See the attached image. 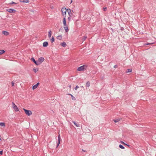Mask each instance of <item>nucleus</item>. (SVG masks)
<instances>
[{
	"label": "nucleus",
	"instance_id": "obj_25",
	"mask_svg": "<svg viewBox=\"0 0 156 156\" xmlns=\"http://www.w3.org/2000/svg\"><path fill=\"white\" fill-rule=\"evenodd\" d=\"M60 140H61L60 136V134H59V135L58 136V141L60 142Z\"/></svg>",
	"mask_w": 156,
	"mask_h": 156
},
{
	"label": "nucleus",
	"instance_id": "obj_22",
	"mask_svg": "<svg viewBox=\"0 0 156 156\" xmlns=\"http://www.w3.org/2000/svg\"><path fill=\"white\" fill-rule=\"evenodd\" d=\"M51 43L54 42L55 41V39L53 37H52L51 39Z\"/></svg>",
	"mask_w": 156,
	"mask_h": 156
},
{
	"label": "nucleus",
	"instance_id": "obj_44",
	"mask_svg": "<svg viewBox=\"0 0 156 156\" xmlns=\"http://www.w3.org/2000/svg\"><path fill=\"white\" fill-rule=\"evenodd\" d=\"M69 87L70 88V87H71V86H69Z\"/></svg>",
	"mask_w": 156,
	"mask_h": 156
},
{
	"label": "nucleus",
	"instance_id": "obj_7",
	"mask_svg": "<svg viewBox=\"0 0 156 156\" xmlns=\"http://www.w3.org/2000/svg\"><path fill=\"white\" fill-rule=\"evenodd\" d=\"M67 12L70 17H72L73 15V14L71 12L70 9H67Z\"/></svg>",
	"mask_w": 156,
	"mask_h": 156
},
{
	"label": "nucleus",
	"instance_id": "obj_15",
	"mask_svg": "<svg viewBox=\"0 0 156 156\" xmlns=\"http://www.w3.org/2000/svg\"><path fill=\"white\" fill-rule=\"evenodd\" d=\"M51 30H49L48 32V37L50 38L51 37Z\"/></svg>",
	"mask_w": 156,
	"mask_h": 156
},
{
	"label": "nucleus",
	"instance_id": "obj_6",
	"mask_svg": "<svg viewBox=\"0 0 156 156\" xmlns=\"http://www.w3.org/2000/svg\"><path fill=\"white\" fill-rule=\"evenodd\" d=\"M7 11L10 13H15L16 12V11L13 9H7Z\"/></svg>",
	"mask_w": 156,
	"mask_h": 156
},
{
	"label": "nucleus",
	"instance_id": "obj_30",
	"mask_svg": "<svg viewBox=\"0 0 156 156\" xmlns=\"http://www.w3.org/2000/svg\"><path fill=\"white\" fill-rule=\"evenodd\" d=\"M60 143V142L58 141V144L56 145V148H57L58 147V146Z\"/></svg>",
	"mask_w": 156,
	"mask_h": 156
},
{
	"label": "nucleus",
	"instance_id": "obj_41",
	"mask_svg": "<svg viewBox=\"0 0 156 156\" xmlns=\"http://www.w3.org/2000/svg\"><path fill=\"white\" fill-rule=\"evenodd\" d=\"M72 0H71V3H72Z\"/></svg>",
	"mask_w": 156,
	"mask_h": 156
},
{
	"label": "nucleus",
	"instance_id": "obj_5",
	"mask_svg": "<svg viewBox=\"0 0 156 156\" xmlns=\"http://www.w3.org/2000/svg\"><path fill=\"white\" fill-rule=\"evenodd\" d=\"M12 105L13 106V108L14 110L16 112H17L19 111V109L17 108V106L15 105V103L12 102Z\"/></svg>",
	"mask_w": 156,
	"mask_h": 156
},
{
	"label": "nucleus",
	"instance_id": "obj_26",
	"mask_svg": "<svg viewBox=\"0 0 156 156\" xmlns=\"http://www.w3.org/2000/svg\"><path fill=\"white\" fill-rule=\"evenodd\" d=\"M119 147L120 148L122 149H124L125 148L121 144L119 145Z\"/></svg>",
	"mask_w": 156,
	"mask_h": 156
},
{
	"label": "nucleus",
	"instance_id": "obj_36",
	"mask_svg": "<svg viewBox=\"0 0 156 156\" xmlns=\"http://www.w3.org/2000/svg\"><path fill=\"white\" fill-rule=\"evenodd\" d=\"M2 153H3V151H0V154L2 155Z\"/></svg>",
	"mask_w": 156,
	"mask_h": 156
},
{
	"label": "nucleus",
	"instance_id": "obj_21",
	"mask_svg": "<svg viewBox=\"0 0 156 156\" xmlns=\"http://www.w3.org/2000/svg\"><path fill=\"white\" fill-rule=\"evenodd\" d=\"M0 126H5V124L4 122H0Z\"/></svg>",
	"mask_w": 156,
	"mask_h": 156
},
{
	"label": "nucleus",
	"instance_id": "obj_45",
	"mask_svg": "<svg viewBox=\"0 0 156 156\" xmlns=\"http://www.w3.org/2000/svg\"><path fill=\"white\" fill-rule=\"evenodd\" d=\"M81 87H83V86H81Z\"/></svg>",
	"mask_w": 156,
	"mask_h": 156
},
{
	"label": "nucleus",
	"instance_id": "obj_9",
	"mask_svg": "<svg viewBox=\"0 0 156 156\" xmlns=\"http://www.w3.org/2000/svg\"><path fill=\"white\" fill-rule=\"evenodd\" d=\"M2 34L5 35L7 36L9 34V32L4 31L2 32Z\"/></svg>",
	"mask_w": 156,
	"mask_h": 156
},
{
	"label": "nucleus",
	"instance_id": "obj_32",
	"mask_svg": "<svg viewBox=\"0 0 156 156\" xmlns=\"http://www.w3.org/2000/svg\"><path fill=\"white\" fill-rule=\"evenodd\" d=\"M11 84L12 86H13L14 84V82L13 81H12L11 82Z\"/></svg>",
	"mask_w": 156,
	"mask_h": 156
},
{
	"label": "nucleus",
	"instance_id": "obj_1",
	"mask_svg": "<svg viewBox=\"0 0 156 156\" xmlns=\"http://www.w3.org/2000/svg\"><path fill=\"white\" fill-rule=\"evenodd\" d=\"M87 67V65H84L78 67L77 69V70L78 71H83L86 70Z\"/></svg>",
	"mask_w": 156,
	"mask_h": 156
},
{
	"label": "nucleus",
	"instance_id": "obj_14",
	"mask_svg": "<svg viewBox=\"0 0 156 156\" xmlns=\"http://www.w3.org/2000/svg\"><path fill=\"white\" fill-rule=\"evenodd\" d=\"M20 2H23L28 3L29 2V0H21Z\"/></svg>",
	"mask_w": 156,
	"mask_h": 156
},
{
	"label": "nucleus",
	"instance_id": "obj_16",
	"mask_svg": "<svg viewBox=\"0 0 156 156\" xmlns=\"http://www.w3.org/2000/svg\"><path fill=\"white\" fill-rule=\"evenodd\" d=\"M73 122L74 124V125L77 127L80 126V125L78 124H77L75 121H73Z\"/></svg>",
	"mask_w": 156,
	"mask_h": 156
},
{
	"label": "nucleus",
	"instance_id": "obj_34",
	"mask_svg": "<svg viewBox=\"0 0 156 156\" xmlns=\"http://www.w3.org/2000/svg\"><path fill=\"white\" fill-rule=\"evenodd\" d=\"M107 9V8H103V10H104L105 11Z\"/></svg>",
	"mask_w": 156,
	"mask_h": 156
},
{
	"label": "nucleus",
	"instance_id": "obj_39",
	"mask_svg": "<svg viewBox=\"0 0 156 156\" xmlns=\"http://www.w3.org/2000/svg\"><path fill=\"white\" fill-rule=\"evenodd\" d=\"M154 43H151V44H150V43H148V44H147V45H149V44H153Z\"/></svg>",
	"mask_w": 156,
	"mask_h": 156
},
{
	"label": "nucleus",
	"instance_id": "obj_3",
	"mask_svg": "<svg viewBox=\"0 0 156 156\" xmlns=\"http://www.w3.org/2000/svg\"><path fill=\"white\" fill-rule=\"evenodd\" d=\"M67 11V9L66 8H62L61 9V11L62 13V15L64 17H66V13Z\"/></svg>",
	"mask_w": 156,
	"mask_h": 156
},
{
	"label": "nucleus",
	"instance_id": "obj_23",
	"mask_svg": "<svg viewBox=\"0 0 156 156\" xmlns=\"http://www.w3.org/2000/svg\"><path fill=\"white\" fill-rule=\"evenodd\" d=\"M132 71V69H127L126 71L127 73H130Z\"/></svg>",
	"mask_w": 156,
	"mask_h": 156
},
{
	"label": "nucleus",
	"instance_id": "obj_40",
	"mask_svg": "<svg viewBox=\"0 0 156 156\" xmlns=\"http://www.w3.org/2000/svg\"><path fill=\"white\" fill-rule=\"evenodd\" d=\"M117 65H115L114 66V68H117Z\"/></svg>",
	"mask_w": 156,
	"mask_h": 156
},
{
	"label": "nucleus",
	"instance_id": "obj_43",
	"mask_svg": "<svg viewBox=\"0 0 156 156\" xmlns=\"http://www.w3.org/2000/svg\"><path fill=\"white\" fill-rule=\"evenodd\" d=\"M82 151H85L84 150H82Z\"/></svg>",
	"mask_w": 156,
	"mask_h": 156
},
{
	"label": "nucleus",
	"instance_id": "obj_28",
	"mask_svg": "<svg viewBox=\"0 0 156 156\" xmlns=\"http://www.w3.org/2000/svg\"><path fill=\"white\" fill-rule=\"evenodd\" d=\"M33 70L35 73H36L38 71V69H34Z\"/></svg>",
	"mask_w": 156,
	"mask_h": 156
},
{
	"label": "nucleus",
	"instance_id": "obj_8",
	"mask_svg": "<svg viewBox=\"0 0 156 156\" xmlns=\"http://www.w3.org/2000/svg\"><path fill=\"white\" fill-rule=\"evenodd\" d=\"M63 25L64 26H66V17H64L63 20Z\"/></svg>",
	"mask_w": 156,
	"mask_h": 156
},
{
	"label": "nucleus",
	"instance_id": "obj_2",
	"mask_svg": "<svg viewBox=\"0 0 156 156\" xmlns=\"http://www.w3.org/2000/svg\"><path fill=\"white\" fill-rule=\"evenodd\" d=\"M44 58L43 57H41L40 58H38V60L37 61V65H40L41 63H42V62H43L44 61Z\"/></svg>",
	"mask_w": 156,
	"mask_h": 156
},
{
	"label": "nucleus",
	"instance_id": "obj_24",
	"mask_svg": "<svg viewBox=\"0 0 156 156\" xmlns=\"http://www.w3.org/2000/svg\"><path fill=\"white\" fill-rule=\"evenodd\" d=\"M37 87L36 85H35L34 86H33L32 87V89L33 90H34L35 89H36Z\"/></svg>",
	"mask_w": 156,
	"mask_h": 156
},
{
	"label": "nucleus",
	"instance_id": "obj_46",
	"mask_svg": "<svg viewBox=\"0 0 156 156\" xmlns=\"http://www.w3.org/2000/svg\"><path fill=\"white\" fill-rule=\"evenodd\" d=\"M127 146H129V145L126 144Z\"/></svg>",
	"mask_w": 156,
	"mask_h": 156
},
{
	"label": "nucleus",
	"instance_id": "obj_19",
	"mask_svg": "<svg viewBox=\"0 0 156 156\" xmlns=\"http://www.w3.org/2000/svg\"><path fill=\"white\" fill-rule=\"evenodd\" d=\"M5 51L4 50H0V55H2L5 53Z\"/></svg>",
	"mask_w": 156,
	"mask_h": 156
},
{
	"label": "nucleus",
	"instance_id": "obj_13",
	"mask_svg": "<svg viewBox=\"0 0 156 156\" xmlns=\"http://www.w3.org/2000/svg\"><path fill=\"white\" fill-rule=\"evenodd\" d=\"M31 60L37 65V61H36L34 58H32Z\"/></svg>",
	"mask_w": 156,
	"mask_h": 156
},
{
	"label": "nucleus",
	"instance_id": "obj_12",
	"mask_svg": "<svg viewBox=\"0 0 156 156\" xmlns=\"http://www.w3.org/2000/svg\"><path fill=\"white\" fill-rule=\"evenodd\" d=\"M61 44L62 46H63L64 47H66V43L64 42L62 43Z\"/></svg>",
	"mask_w": 156,
	"mask_h": 156
},
{
	"label": "nucleus",
	"instance_id": "obj_37",
	"mask_svg": "<svg viewBox=\"0 0 156 156\" xmlns=\"http://www.w3.org/2000/svg\"><path fill=\"white\" fill-rule=\"evenodd\" d=\"M39 83H38L36 85L37 87L38 86V85H39Z\"/></svg>",
	"mask_w": 156,
	"mask_h": 156
},
{
	"label": "nucleus",
	"instance_id": "obj_17",
	"mask_svg": "<svg viewBox=\"0 0 156 156\" xmlns=\"http://www.w3.org/2000/svg\"><path fill=\"white\" fill-rule=\"evenodd\" d=\"M57 39L59 40H61L62 39V36L61 35H59L57 37Z\"/></svg>",
	"mask_w": 156,
	"mask_h": 156
},
{
	"label": "nucleus",
	"instance_id": "obj_47",
	"mask_svg": "<svg viewBox=\"0 0 156 156\" xmlns=\"http://www.w3.org/2000/svg\"><path fill=\"white\" fill-rule=\"evenodd\" d=\"M1 140V138H0V140Z\"/></svg>",
	"mask_w": 156,
	"mask_h": 156
},
{
	"label": "nucleus",
	"instance_id": "obj_38",
	"mask_svg": "<svg viewBox=\"0 0 156 156\" xmlns=\"http://www.w3.org/2000/svg\"><path fill=\"white\" fill-rule=\"evenodd\" d=\"M39 83H38L36 85L37 87L38 86V85H39Z\"/></svg>",
	"mask_w": 156,
	"mask_h": 156
},
{
	"label": "nucleus",
	"instance_id": "obj_10",
	"mask_svg": "<svg viewBox=\"0 0 156 156\" xmlns=\"http://www.w3.org/2000/svg\"><path fill=\"white\" fill-rule=\"evenodd\" d=\"M64 28L66 32H68L69 30L68 29V27L67 26V25L66 26H64Z\"/></svg>",
	"mask_w": 156,
	"mask_h": 156
},
{
	"label": "nucleus",
	"instance_id": "obj_29",
	"mask_svg": "<svg viewBox=\"0 0 156 156\" xmlns=\"http://www.w3.org/2000/svg\"><path fill=\"white\" fill-rule=\"evenodd\" d=\"M87 37L86 36H84L83 38V41L85 40L87 38Z\"/></svg>",
	"mask_w": 156,
	"mask_h": 156
},
{
	"label": "nucleus",
	"instance_id": "obj_33",
	"mask_svg": "<svg viewBox=\"0 0 156 156\" xmlns=\"http://www.w3.org/2000/svg\"><path fill=\"white\" fill-rule=\"evenodd\" d=\"M79 88V87L77 85L76 87H75V90H77V89Z\"/></svg>",
	"mask_w": 156,
	"mask_h": 156
},
{
	"label": "nucleus",
	"instance_id": "obj_18",
	"mask_svg": "<svg viewBox=\"0 0 156 156\" xmlns=\"http://www.w3.org/2000/svg\"><path fill=\"white\" fill-rule=\"evenodd\" d=\"M90 85V83L88 81L87 82L86 85V87H89Z\"/></svg>",
	"mask_w": 156,
	"mask_h": 156
},
{
	"label": "nucleus",
	"instance_id": "obj_20",
	"mask_svg": "<svg viewBox=\"0 0 156 156\" xmlns=\"http://www.w3.org/2000/svg\"><path fill=\"white\" fill-rule=\"evenodd\" d=\"M120 120V119H117L113 120L115 122H118Z\"/></svg>",
	"mask_w": 156,
	"mask_h": 156
},
{
	"label": "nucleus",
	"instance_id": "obj_42",
	"mask_svg": "<svg viewBox=\"0 0 156 156\" xmlns=\"http://www.w3.org/2000/svg\"><path fill=\"white\" fill-rule=\"evenodd\" d=\"M122 143V144H125L124 143H123V142Z\"/></svg>",
	"mask_w": 156,
	"mask_h": 156
},
{
	"label": "nucleus",
	"instance_id": "obj_35",
	"mask_svg": "<svg viewBox=\"0 0 156 156\" xmlns=\"http://www.w3.org/2000/svg\"><path fill=\"white\" fill-rule=\"evenodd\" d=\"M70 16L69 17H68V20H69V21H70V20H71V18H70Z\"/></svg>",
	"mask_w": 156,
	"mask_h": 156
},
{
	"label": "nucleus",
	"instance_id": "obj_4",
	"mask_svg": "<svg viewBox=\"0 0 156 156\" xmlns=\"http://www.w3.org/2000/svg\"><path fill=\"white\" fill-rule=\"evenodd\" d=\"M23 110L25 111V114L28 116H30L32 114V112L30 110H27L25 108H23Z\"/></svg>",
	"mask_w": 156,
	"mask_h": 156
},
{
	"label": "nucleus",
	"instance_id": "obj_27",
	"mask_svg": "<svg viewBox=\"0 0 156 156\" xmlns=\"http://www.w3.org/2000/svg\"><path fill=\"white\" fill-rule=\"evenodd\" d=\"M69 94L71 95V97L72 98V99L73 100H76V99H75V98L73 95H72L71 94Z\"/></svg>",
	"mask_w": 156,
	"mask_h": 156
},
{
	"label": "nucleus",
	"instance_id": "obj_11",
	"mask_svg": "<svg viewBox=\"0 0 156 156\" xmlns=\"http://www.w3.org/2000/svg\"><path fill=\"white\" fill-rule=\"evenodd\" d=\"M48 45V42L47 41L44 42L43 44V46L44 47H46Z\"/></svg>",
	"mask_w": 156,
	"mask_h": 156
},
{
	"label": "nucleus",
	"instance_id": "obj_31",
	"mask_svg": "<svg viewBox=\"0 0 156 156\" xmlns=\"http://www.w3.org/2000/svg\"><path fill=\"white\" fill-rule=\"evenodd\" d=\"M16 4V3H15V2H12L10 3V4H11V5L13 4Z\"/></svg>",
	"mask_w": 156,
	"mask_h": 156
}]
</instances>
